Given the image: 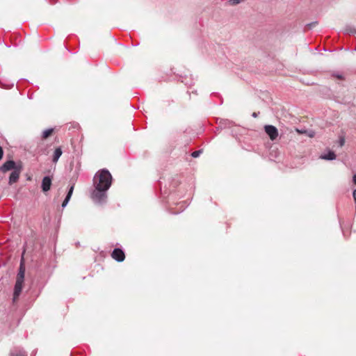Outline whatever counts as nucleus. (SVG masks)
I'll use <instances>...</instances> for the list:
<instances>
[{
    "instance_id": "1",
    "label": "nucleus",
    "mask_w": 356,
    "mask_h": 356,
    "mask_svg": "<svg viewBox=\"0 0 356 356\" xmlns=\"http://www.w3.org/2000/svg\"><path fill=\"white\" fill-rule=\"evenodd\" d=\"M112 175L106 169L99 170L93 178L95 188L109 189L112 184Z\"/></svg>"
},
{
    "instance_id": "2",
    "label": "nucleus",
    "mask_w": 356,
    "mask_h": 356,
    "mask_svg": "<svg viewBox=\"0 0 356 356\" xmlns=\"http://www.w3.org/2000/svg\"><path fill=\"white\" fill-rule=\"evenodd\" d=\"M24 275H25V266L24 264V259L22 258L20 265H19V272L17 275L16 282H15V288H14V293H13V302H15L17 300V299L22 292L23 283H24Z\"/></svg>"
},
{
    "instance_id": "3",
    "label": "nucleus",
    "mask_w": 356,
    "mask_h": 356,
    "mask_svg": "<svg viewBox=\"0 0 356 356\" xmlns=\"http://www.w3.org/2000/svg\"><path fill=\"white\" fill-rule=\"evenodd\" d=\"M108 189L95 188L91 193V198L94 202L99 204L106 202L107 199V191Z\"/></svg>"
},
{
    "instance_id": "4",
    "label": "nucleus",
    "mask_w": 356,
    "mask_h": 356,
    "mask_svg": "<svg viewBox=\"0 0 356 356\" xmlns=\"http://www.w3.org/2000/svg\"><path fill=\"white\" fill-rule=\"evenodd\" d=\"M21 167L19 165H17L15 162L14 161L10 160L5 162L1 167H0V171L2 172H6L9 170H15V169H19Z\"/></svg>"
},
{
    "instance_id": "5",
    "label": "nucleus",
    "mask_w": 356,
    "mask_h": 356,
    "mask_svg": "<svg viewBox=\"0 0 356 356\" xmlns=\"http://www.w3.org/2000/svg\"><path fill=\"white\" fill-rule=\"evenodd\" d=\"M264 130L270 140H274L277 138L278 131L275 127L273 125H266L264 127Z\"/></svg>"
},
{
    "instance_id": "6",
    "label": "nucleus",
    "mask_w": 356,
    "mask_h": 356,
    "mask_svg": "<svg viewBox=\"0 0 356 356\" xmlns=\"http://www.w3.org/2000/svg\"><path fill=\"white\" fill-rule=\"evenodd\" d=\"M112 257L117 261L120 262L124 260L125 255L121 249L115 248L112 252Z\"/></svg>"
},
{
    "instance_id": "7",
    "label": "nucleus",
    "mask_w": 356,
    "mask_h": 356,
    "mask_svg": "<svg viewBox=\"0 0 356 356\" xmlns=\"http://www.w3.org/2000/svg\"><path fill=\"white\" fill-rule=\"evenodd\" d=\"M21 170H22V168H20L19 169H15V170H13L11 172L10 177H9V184L10 185H12L13 184L16 183L18 181V179L19 178Z\"/></svg>"
},
{
    "instance_id": "8",
    "label": "nucleus",
    "mask_w": 356,
    "mask_h": 356,
    "mask_svg": "<svg viewBox=\"0 0 356 356\" xmlns=\"http://www.w3.org/2000/svg\"><path fill=\"white\" fill-rule=\"evenodd\" d=\"M51 186V179L49 177L46 176L42 179V189L43 192H47L50 190Z\"/></svg>"
},
{
    "instance_id": "9",
    "label": "nucleus",
    "mask_w": 356,
    "mask_h": 356,
    "mask_svg": "<svg viewBox=\"0 0 356 356\" xmlns=\"http://www.w3.org/2000/svg\"><path fill=\"white\" fill-rule=\"evenodd\" d=\"M10 356H27L26 353L24 351V350L20 348H18V347L13 348L10 351Z\"/></svg>"
},
{
    "instance_id": "10",
    "label": "nucleus",
    "mask_w": 356,
    "mask_h": 356,
    "mask_svg": "<svg viewBox=\"0 0 356 356\" xmlns=\"http://www.w3.org/2000/svg\"><path fill=\"white\" fill-rule=\"evenodd\" d=\"M73 190H74V186H71L64 201L63 202L62 207L63 208L67 206L68 202L70 201L71 196L72 195V193H73Z\"/></svg>"
},
{
    "instance_id": "11",
    "label": "nucleus",
    "mask_w": 356,
    "mask_h": 356,
    "mask_svg": "<svg viewBox=\"0 0 356 356\" xmlns=\"http://www.w3.org/2000/svg\"><path fill=\"white\" fill-rule=\"evenodd\" d=\"M62 153H63V152H62L61 148L60 147H57L54 152L52 161L54 163H56L58 161V160L59 159V158L60 157V156L62 155Z\"/></svg>"
},
{
    "instance_id": "12",
    "label": "nucleus",
    "mask_w": 356,
    "mask_h": 356,
    "mask_svg": "<svg viewBox=\"0 0 356 356\" xmlns=\"http://www.w3.org/2000/svg\"><path fill=\"white\" fill-rule=\"evenodd\" d=\"M321 159L324 160H334L336 158V155L334 152L329 151L327 154H322L320 156Z\"/></svg>"
},
{
    "instance_id": "13",
    "label": "nucleus",
    "mask_w": 356,
    "mask_h": 356,
    "mask_svg": "<svg viewBox=\"0 0 356 356\" xmlns=\"http://www.w3.org/2000/svg\"><path fill=\"white\" fill-rule=\"evenodd\" d=\"M53 131H54L53 129H48L44 130L42 132V138L43 139L47 138L52 134Z\"/></svg>"
},
{
    "instance_id": "14",
    "label": "nucleus",
    "mask_w": 356,
    "mask_h": 356,
    "mask_svg": "<svg viewBox=\"0 0 356 356\" xmlns=\"http://www.w3.org/2000/svg\"><path fill=\"white\" fill-rule=\"evenodd\" d=\"M0 86L4 88H10L13 86V83L12 84H4L0 81Z\"/></svg>"
},
{
    "instance_id": "15",
    "label": "nucleus",
    "mask_w": 356,
    "mask_h": 356,
    "mask_svg": "<svg viewBox=\"0 0 356 356\" xmlns=\"http://www.w3.org/2000/svg\"><path fill=\"white\" fill-rule=\"evenodd\" d=\"M202 153V151L201 150H197V151H195L193 152L192 154H191V156L194 158H197L198 157L200 154Z\"/></svg>"
},
{
    "instance_id": "16",
    "label": "nucleus",
    "mask_w": 356,
    "mask_h": 356,
    "mask_svg": "<svg viewBox=\"0 0 356 356\" xmlns=\"http://www.w3.org/2000/svg\"><path fill=\"white\" fill-rule=\"evenodd\" d=\"M3 154V151L1 147H0V160L2 159Z\"/></svg>"
},
{
    "instance_id": "17",
    "label": "nucleus",
    "mask_w": 356,
    "mask_h": 356,
    "mask_svg": "<svg viewBox=\"0 0 356 356\" xmlns=\"http://www.w3.org/2000/svg\"><path fill=\"white\" fill-rule=\"evenodd\" d=\"M353 195L354 201L356 203V189L354 190Z\"/></svg>"
},
{
    "instance_id": "18",
    "label": "nucleus",
    "mask_w": 356,
    "mask_h": 356,
    "mask_svg": "<svg viewBox=\"0 0 356 356\" xmlns=\"http://www.w3.org/2000/svg\"><path fill=\"white\" fill-rule=\"evenodd\" d=\"M344 144V139L343 138H341L340 139V146H343Z\"/></svg>"
},
{
    "instance_id": "19",
    "label": "nucleus",
    "mask_w": 356,
    "mask_h": 356,
    "mask_svg": "<svg viewBox=\"0 0 356 356\" xmlns=\"http://www.w3.org/2000/svg\"><path fill=\"white\" fill-rule=\"evenodd\" d=\"M353 181L354 184L356 185V174H355L353 175Z\"/></svg>"
},
{
    "instance_id": "20",
    "label": "nucleus",
    "mask_w": 356,
    "mask_h": 356,
    "mask_svg": "<svg viewBox=\"0 0 356 356\" xmlns=\"http://www.w3.org/2000/svg\"><path fill=\"white\" fill-rule=\"evenodd\" d=\"M334 76H335L337 79H343L342 76H341V75H340V74H337V75H334Z\"/></svg>"
},
{
    "instance_id": "21",
    "label": "nucleus",
    "mask_w": 356,
    "mask_h": 356,
    "mask_svg": "<svg viewBox=\"0 0 356 356\" xmlns=\"http://www.w3.org/2000/svg\"><path fill=\"white\" fill-rule=\"evenodd\" d=\"M258 114H259V113L254 112L252 115L254 118H257L258 116Z\"/></svg>"
},
{
    "instance_id": "22",
    "label": "nucleus",
    "mask_w": 356,
    "mask_h": 356,
    "mask_svg": "<svg viewBox=\"0 0 356 356\" xmlns=\"http://www.w3.org/2000/svg\"><path fill=\"white\" fill-rule=\"evenodd\" d=\"M51 3L54 4L56 3V0H50Z\"/></svg>"
}]
</instances>
